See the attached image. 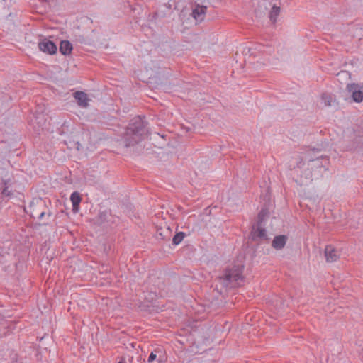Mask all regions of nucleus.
I'll return each instance as SVG.
<instances>
[{"mask_svg":"<svg viewBox=\"0 0 363 363\" xmlns=\"http://www.w3.org/2000/svg\"><path fill=\"white\" fill-rule=\"evenodd\" d=\"M318 152L316 149L309 150L296 158V165L293 169L301 170L300 179H296L301 186L311 182L313 179H318L328 169V157L316 155Z\"/></svg>","mask_w":363,"mask_h":363,"instance_id":"nucleus-1","label":"nucleus"},{"mask_svg":"<svg viewBox=\"0 0 363 363\" xmlns=\"http://www.w3.org/2000/svg\"><path fill=\"white\" fill-rule=\"evenodd\" d=\"M148 133L146 123L143 119L137 116L133 118L124 134V140L127 147L133 146L142 141Z\"/></svg>","mask_w":363,"mask_h":363,"instance_id":"nucleus-2","label":"nucleus"},{"mask_svg":"<svg viewBox=\"0 0 363 363\" xmlns=\"http://www.w3.org/2000/svg\"><path fill=\"white\" fill-rule=\"evenodd\" d=\"M242 272V265H234L230 268H227L223 274L219 277V282L226 288L240 286L244 282Z\"/></svg>","mask_w":363,"mask_h":363,"instance_id":"nucleus-3","label":"nucleus"},{"mask_svg":"<svg viewBox=\"0 0 363 363\" xmlns=\"http://www.w3.org/2000/svg\"><path fill=\"white\" fill-rule=\"evenodd\" d=\"M264 213L262 211L258 214V223L256 226H253L251 232V238L252 240L267 239V233L264 228L262 227V222L264 218Z\"/></svg>","mask_w":363,"mask_h":363,"instance_id":"nucleus-4","label":"nucleus"},{"mask_svg":"<svg viewBox=\"0 0 363 363\" xmlns=\"http://www.w3.org/2000/svg\"><path fill=\"white\" fill-rule=\"evenodd\" d=\"M362 86L357 84H348L347 90L352 94L353 100L355 102L359 103L363 101V90Z\"/></svg>","mask_w":363,"mask_h":363,"instance_id":"nucleus-5","label":"nucleus"},{"mask_svg":"<svg viewBox=\"0 0 363 363\" xmlns=\"http://www.w3.org/2000/svg\"><path fill=\"white\" fill-rule=\"evenodd\" d=\"M38 48L40 51L50 55L56 53L57 50V45L47 38H44L38 43Z\"/></svg>","mask_w":363,"mask_h":363,"instance_id":"nucleus-6","label":"nucleus"},{"mask_svg":"<svg viewBox=\"0 0 363 363\" xmlns=\"http://www.w3.org/2000/svg\"><path fill=\"white\" fill-rule=\"evenodd\" d=\"M206 6L196 4L192 9L191 16L197 22H201L206 16Z\"/></svg>","mask_w":363,"mask_h":363,"instance_id":"nucleus-7","label":"nucleus"},{"mask_svg":"<svg viewBox=\"0 0 363 363\" xmlns=\"http://www.w3.org/2000/svg\"><path fill=\"white\" fill-rule=\"evenodd\" d=\"M339 253L332 246L327 245L325 249V257L327 262H334L339 258Z\"/></svg>","mask_w":363,"mask_h":363,"instance_id":"nucleus-8","label":"nucleus"},{"mask_svg":"<svg viewBox=\"0 0 363 363\" xmlns=\"http://www.w3.org/2000/svg\"><path fill=\"white\" fill-rule=\"evenodd\" d=\"M74 96L77 101V104L82 108H86L88 106V97L87 94L82 91H77L74 93Z\"/></svg>","mask_w":363,"mask_h":363,"instance_id":"nucleus-9","label":"nucleus"},{"mask_svg":"<svg viewBox=\"0 0 363 363\" xmlns=\"http://www.w3.org/2000/svg\"><path fill=\"white\" fill-rule=\"evenodd\" d=\"M286 240V236L277 235L274 237L272 245L276 250H281L285 246Z\"/></svg>","mask_w":363,"mask_h":363,"instance_id":"nucleus-10","label":"nucleus"},{"mask_svg":"<svg viewBox=\"0 0 363 363\" xmlns=\"http://www.w3.org/2000/svg\"><path fill=\"white\" fill-rule=\"evenodd\" d=\"M72 50V45L68 40H62L60 45V52L64 55L71 54Z\"/></svg>","mask_w":363,"mask_h":363,"instance_id":"nucleus-11","label":"nucleus"},{"mask_svg":"<svg viewBox=\"0 0 363 363\" xmlns=\"http://www.w3.org/2000/svg\"><path fill=\"white\" fill-rule=\"evenodd\" d=\"M9 179L2 180L0 184V191L3 196H11V191L9 190Z\"/></svg>","mask_w":363,"mask_h":363,"instance_id":"nucleus-12","label":"nucleus"},{"mask_svg":"<svg viewBox=\"0 0 363 363\" xmlns=\"http://www.w3.org/2000/svg\"><path fill=\"white\" fill-rule=\"evenodd\" d=\"M70 200L72 201L73 208L74 209L79 206L82 199L80 194L78 192L74 191L71 194Z\"/></svg>","mask_w":363,"mask_h":363,"instance_id":"nucleus-13","label":"nucleus"},{"mask_svg":"<svg viewBox=\"0 0 363 363\" xmlns=\"http://www.w3.org/2000/svg\"><path fill=\"white\" fill-rule=\"evenodd\" d=\"M280 13V8L278 6H274L270 11H269V18L272 23H275L277 21V18Z\"/></svg>","mask_w":363,"mask_h":363,"instance_id":"nucleus-14","label":"nucleus"},{"mask_svg":"<svg viewBox=\"0 0 363 363\" xmlns=\"http://www.w3.org/2000/svg\"><path fill=\"white\" fill-rule=\"evenodd\" d=\"M108 215L109 213L107 211L100 212L96 218L97 223L101 225L105 223L107 220Z\"/></svg>","mask_w":363,"mask_h":363,"instance_id":"nucleus-15","label":"nucleus"},{"mask_svg":"<svg viewBox=\"0 0 363 363\" xmlns=\"http://www.w3.org/2000/svg\"><path fill=\"white\" fill-rule=\"evenodd\" d=\"M333 99V98L330 94H323L321 96V101L325 106H331Z\"/></svg>","mask_w":363,"mask_h":363,"instance_id":"nucleus-16","label":"nucleus"},{"mask_svg":"<svg viewBox=\"0 0 363 363\" xmlns=\"http://www.w3.org/2000/svg\"><path fill=\"white\" fill-rule=\"evenodd\" d=\"M161 230H162L160 229V230H157V238L158 239H161V240H169L170 239L169 228H167V229L164 230V231L167 233V235H164V233L162 232H161Z\"/></svg>","mask_w":363,"mask_h":363,"instance_id":"nucleus-17","label":"nucleus"},{"mask_svg":"<svg viewBox=\"0 0 363 363\" xmlns=\"http://www.w3.org/2000/svg\"><path fill=\"white\" fill-rule=\"evenodd\" d=\"M185 234L183 232L177 233L172 239V242L174 245H179L184 238Z\"/></svg>","mask_w":363,"mask_h":363,"instance_id":"nucleus-18","label":"nucleus"},{"mask_svg":"<svg viewBox=\"0 0 363 363\" xmlns=\"http://www.w3.org/2000/svg\"><path fill=\"white\" fill-rule=\"evenodd\" d=\"M157 358L156 354H155L153 352L150 353V354L148 357L147 362L149 363L152 362L154 360H155Z\"/></svg>","mask_w":363,"mask_h":363,"instance_id":"nucleus-19","label":"nucleus"},{"mask_svg":"<svg viewBox=\"0 0 363 363\" xmlns=\"http://www.w3.org/2000/svg\"><path fill=\"white\" fill-rule=\"evenodd\" d=\"M352 28L355 29L356 31L357 32V33L355 35V37H358L359 38H360V35H362V28H357L356 26H352Z\"/></svg>","mask_w":363,"mask_h":363,"instance_id":"nucleus-20","label":"nucleus"},{"mask_svg":"<svg viewBox=\"0 0 363 363\" xmlns=\"http://www.w3.org/2000/svg\"><path fill=\"white\" fill-rule=\"evenodd\" d=\"M45 212L44 211H42L40 213H39L38 217L40 220H41L43 218V217L45 216Z\"/></svg>","mask_w":363,"mask_h":363,"instance_id":"nucleus-21","label":"nucleus"},{"mask_svg":"<svg viewBox=\"0 0 363 363\" xmlns=\"http://www.w3.org/2000/svg\"><path fill=\"white\" fill-rule=\"evenodd\" d=\"M4 335H6V333L2 332L1 329L0 328V338L2 337Z\"/></svg>","mask_w":363,"mask_h":363,"instance_id":"nucleus-22","label":"nucleus"},{"mask_svg":"<svg viewBox=\"0 0 363 363\" xmlns=\"http://www.w3.org/2000/svg\"><path fill=\"white\" fill-rule=\"evenodd\" d=\"M157 362H158V363H162L163 362L162 359H161L160 358H159L157 359Z\"/></svg>","mask_w":363,"mask_h":363,"instance_id":"nucleus-23","label":"nucleus"},{"mask_svg":"<svg viewBox=\"0 0 363 363\" xmlns=\"http://www.w3.org/2000/svg\"><path fill=\"white\" fill-rule=\"evenodd\" d=\"M118 363H125L124 360H121Z\"/></svg>","mask_w":363,"mask_h":363,"instance_id":"nucleus-24","label":"nucleus"},{"mask_svg":"<svg viewBox=\"0 0 363 363\" xmlns=\"http://www.w3.org/2000/svg\"><path fill=\"white\" fill-rule=\"evenodd\" d=\"M31 216H32L33 217L34 216L33 211H32V213H31Z\"/></svg>","mask_w":363,"mask_h":363,"instance_id":"nucleus-25","label":"nucleus"}]
</instances>
